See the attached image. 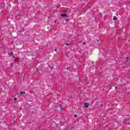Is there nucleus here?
Instances as JSON below:
<instances>
[{
	"mask_svg": "<svg viewBox=\"0 0 130 130\" xmlns=\"http://www.w3.org/2000/svg\"><path fill=\"white\" fill-rule=\"evenodd\" d=\"M129 60H130L129 57H126L125 64H128L129 63Z\"/></svg>",
	"mask_w": 130,
	"mask_h": 130,
	"instance_id": "f257e3e1",
	"label": "nucleus"
},
{
	"mask_svg": "<svg viewBox=\"0 0 130 130\" xmlns=\"http://www.w3.org/2000/svg\"><path fill=\"white\" fill-rule=\"evenodd\" d=\"M89 105L90 104H89V103H84V107H85V108H88Z\"/></svg>",
	"mask_w": 130,
	"mask_h": 130,
	"instance_id": "f03ea898",
	"label": "nucleus"
},
{
	"mask_svg": "<svg viewBox=\"0 0 130 130\" xmlns=\"http://www.w3.org/2000/svg\"><path fill=\"white\" fill-rule=\"evenodd\" d=\"M61 17H65L66 18H68V16L67 15V14H61Z\"/></svg>",
	"mask_w": 130,
	"mask_h": 130,
	"instance_id": "7ed1b4c3",
	"label": "nucleus"
},
{
	"mask_svg": "<svg viewBox=\"0 0 130 130\" xmlns=\"http://www.w3.org/2000/svg\"><path fill=\"white\" fill-rule=\"evenodd\" d=\"M113 20L114 21H117V18L116 17V16H114L113 18Z\"/></svg>",
	"mask_w": 130,
	"mask_h": 130,
	"instance_id": "20e7f679",
	"label": "nucleus"
},
{
	"mask_svg": "<svg viewBox=\"0 0 130 130\" xmlns=\"http://www.w3.org/2000/svg\"><path fill=\"white\" fill-rule=\"evenodd\" d=\"M23 94H26V92L25 91H21L20 92V95H23Z\"/></svg>",
	"mask_w": 130,
	"mask_h": 130,
	"instance_id": "39448f33",
	"label": "nucleus"
},
{
	"mask_svg": "<svg viewBox=\"0 0 130 130\" xmlns=\"http://www.w3.org/2000/svg\"><path fill=\"white\" fill-rule=\"evenodd\" d=\"M71 43H66V45H67V46H69V45H71Z\"/></svg>",
	"mask_w": 130,
	"mask_h": 130,
	"instance_id": "423d86ee",
	"label": "nucleus"
},
{
	"mask_svg": "<svg viewBox=\"0 0 130 130\" xmlns=\"http://www.w3.org/2000/svg\"><path fill=\"white\" fill-rule=\"evenodd\" d=\"M65 21H66V23H67V22H69V19L66 18V19H65Z\"/></svg>",
	"mask_w": 130,
	"mask_h": 130,
	"instance_id": "0eeeda50",
	"label": "nucleus"
},
{
	"mask_svg": "<svg viewBox=\"0 0 130 130\" xmlns=\"http://www.w3.org/2000/svg\"><path fill=\"white\" fill-rule=\"evenodd\" d=\"M14 101H17V98H14Z\"/></svg>",
	"mask_w": 130,
	"mask_h": 130,
	"instance_id": "6e6552de",
	"label": "nucleus"
},
{
	"mask_svg": "<svg viewBox=\"0 0 130 130\" xmlns=\"http://www.w3.org/2000/svg\"><path fill=\"white\" fill-rule=\"evenodd\" d=\"M36 71H37V72H39V68H37Z\"/></svg>",
	"mask_w": 130,
	"mask_h": 130,
	"instance_id": "1a4fd4ad",
	"label": "nucleus"
},
{
	"mask_svg": "<svg viewBox=\"0 0 130 130\" xmlns=\"http://www.w3.org/2000/svg\"><path fill=\"white\" fill-rule=\"evenodd\" d=\"M83 45H86V42H83Z\"/></svg>",
	"mask_w": 130,
	"mask_h": 130,
	"instance_id": "9d476101",
	"label": "nucleus"
},
{
	"mask_svg": "<svg viewBox=\"0 0 130 130\" xmlns=\"http://www.w3.org/2000/svg\"><path fill=\"white\" fill-rule=\"evenodd\" d=\"M74 117H77V115H76V114L74 115Z\"/></svg>",
	"mask_w": 130,
	"mask_h": 130,
	"instance_id": "9b49d317",
	"label": "nucleus"
},
{
	"mask_svg": "<svg viewBox=\"0 0 130 130\" xmlns=\"http://www.w3.org/2000/svg\"><path fill=\"white\" fill-rule=\"evenodd\" d=\"M54 51H57V49H54Z\"/></svg>",
	"mask_w": 130,
	"mask_h": 130,
	"instance_id": "f8f14e48",
	"label": "nucleus"
},
{
	"mask_svg": "<svg viewBox=\"0 0 130 130\" xmlns=\"http://www.w3.org/2000/svg\"><path fill=\"white\" fill-rule=\"evenodd\" d=\"M28 102H32V101L31 100H29Z\"/></svg>",
	"mask_w": 130,
	"mask_h": 130,
	"instance_id": "ddd939ff",
	"label": "nucleus"
},
{
	"mask_svg": "<svg viewBox=\"0 0 130 130\" xmlns=\"http://www.w3.org/2000/svg\"><path fill=\"white\" fill-rule=\"evenodd\" d=\"M60 108H61V109H62V108H61V105H60Z\"/></svg>",
	"mask_w": 130,
	"mask_h": 130,
	"instance_id": "4468645a",
	"label": "nucleus"
},
{
	"mask_svg": "<svg viewBox=\"0 0 130 130\" xmlns=\"http://www.w3.org/2000/svg\"><path fill=\"white\" fill-rule=\"evenodd\" d=\"M12 55H13V52H11Z\"/></svg>",
	"mask_w": 130,
	"mask_h": 130,
	"instance_id": "2eb2a0df",
	"label": "nucleus"
},
{
	"mask_svg": "<svg viewBox=\"0 0 130 130\" xmlns=\"http://www.w3.org/2000/svg\"><path fill=\"white\" fill-rule=\"evenodd\" d=\"M48 19H50V17L49 16H48Z\"/></svg>",
	"mask_w": 130,
	"mask_h": 130,
	"instance_id": "dca6fc26",
	"label": "nucleus"
},
{
	"mask_svg": "<svg viewBox=\"0 0 130 130\" xmlns=\"http://www.w3.org/2000/svg\"><path fill=\"white\" fill-rule=\"evenodd\" d=\"M115 88V89H117V86H116Z\"/></svg>",
	"mask_w": 130,
	"mask_h": 130,
	"instance_id": "f3484780",
	"label": "nucleus"
},
{
	"mask_svg": "<svg viewBox=\"0 0 130 130\" xmlns=\"http://www.w3.org/2000/svg\"><path fill=\"white\" fill-rule=\"evenodd\" d=\"M47 29H49V26H48V27H47Z\"/></svg>",
	"mask_w": 130,
	"mask_h": 130,
	"instance_id": "a211bd4d",
	"label": "nucleus"
},
{
	"mask_svg": "<svg viewBox=\"0 0 130 130\" xmlns=\"http://www.w3.org/2000/svg\"><path fill=\"white\" fill-rule=\"evenodd\" d=\"M116 15V16H118V14H117V13Z\"/></svg>",
	"mask_w": 130,
	"mask_h": 130,
	"instance_id": "6ab92c4d",
	"label": "nucleus"
},
{
	"mask_svg": "<svg viewBox=\"0 0 130 130\" xmlns=\"http://www.w3.org/2000/svg\"><path fill=\"white\" fill-rule=\"evenodd\" d=\"M108 6H110V4H108Z\"/></svg>",
	"mask_w": 130,
	"mask_h": 130,
	"instance_id": "aec40b11",
	"label": "nucleus"
},
{
	"mask_svg": "<svg viewBox=\"0 0 130 130\" xmlns=\"http://www.w3.org/2000/svg\"><path fill=\"white\" fill-rule=\"evenodd\" d=\"M22 110V108H20V110Z\"/></svg>",
	"mask_w": 130,
	"mask_h": 130,
	"instance_id": "412c9836",
	"label": "nucleus"
},
{
	"mask_svg": "<svg viewBox=\"0 0 130 130\" xmlns=\"http://www.w3.org/2000/svg\"><path fill=\"white\" fill-rule=\"evenodd\" d=\"M64 12H67V11H66V10H64Z\"/></svg>",
	"mask_w": 130,
	"mask_h": 130,
	"instance_id": "4be33fe9",
	"label": "nucleus"
}]
</instances>
